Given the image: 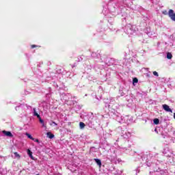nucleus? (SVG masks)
Masks as SVG:
<instances>
[{"instance_id":"423d86ee","label":"nucleus","mask_w":175,"mask_h":175,"mask_svg":"<svg viewBox=\"0 0 175 175\" xmlns=\"http://www.w3.org/2000/svg\"><path fill=\"white\" fill-rule=\"evenodd\" d=\"M33 111H34V114L33 116H35L36 117L40 118V115H39L37 112H36V109L33 108Z\"/></svg>"},{"instance_id":"20e7f679","label":"nucleus","mask_w":175,"mask_h":175,"mask_svg":"<svg viewBox=\"0 0 175 175\" xmlns=\"http://www.w3.org/2000/svg\"><path fill=\"white\" fill-rule=\"evenodd\" d=\"M96 163L99 166V167H102V161L99 159H94Z\"/></svg>"},{"instance_id":"f03ea898","label":"nucleus","mask_w":175,"mask_h":175,"mask_svg":"<svg viewBox=\"0 0 175 175\" xmlns=\"http://www.w3.org/2000/svg\"><path fill=\"white\" fill-rule=\"evenodd\" d=\"M163 109L165 111H169L170 113H172V109H170V107H169V105L164 104L163 105Z\"/></svg>"},{"instance_id":"dca6fc26","label":"nucleus","mask_w":175,"mask_h":175,"mask_svg":"<svg viewBox=\"0 0 175 175\" xmlns=\"http://www.w3.org/2000/svg\"><path fill=\"white\" fill-rule=\"evenodd\" d=\"M153 75H154V76H157V77H158V76H159V75L158 74V72H157V71H154Z\"/></svg>"},{"instance_id":"0eeeda50","label":"nucleus","mask_w":175,"mask_h":175,"mask_svg":"<svg viewBox=\"0 0 175 175\" xmlns=\"http://www.w3.org/2000/svg\"><path fill=\"white\" fill-rule=\"evenodd\" d=\"M26 136H27V137L29 139H30L31 140H35V138H33L32 135H31V134L26 133Z\"/></svg>"},{"instance_id":"39448f33","label":"nucleus","mask_w":175,"mask_h":175,"mask_svg":"<svg viewBox=\"0 0 175 175\" xmlns=\"http://www.w3.org/2000/svg\"><path fill=\"white\" fill-rule=\"evenodd\" d=\"M46 135L49 139H53L54 137V134H52L51 132H48Z\"/></svg>"},{"instance_id":"f8f14e48","label":"nucleus","mask_w":175,"mask_h":175,"mask_svg":"<svg viewBox=\"0 0 175 175\" xmlns=\"http://www.w3.org/2000/svg\"><path fill=\"white\" fill-rule=\"evenodd\" d=\"M29 158H31V159H33V161H36V158L33 157V156L32 155V154H29Z\"/></svg>"},{"instance_id":"9d476101","label":"nucleus","mask_w":175,"mask_h":175,"mask_svg":"<svg viewBox=\"0 0 175 175\" xmlns=\"http://www.w3.org/2000/svg\"><path fill=\"white\" fill-rule=\"evenodd\" d=\"M153 122L155 125H158V124H159V119L158 118L154 119Z\"/></svg>"},{"instance_id":"9b49d317","label":"nucleus","mask_w":175,"mask_h":175,"mask_svg":"<svg viewBox=\"0 0 175 175\" xmlns=\"http://www.w3.org/2000/svg\"><path fill=\"white\" fill-rule=\"evenodd\" d=\"M38 119L40 124H42V126H44V120H43L41 117L38 118Z\"/></svg>"},{"instance_id":"6ab92c4d","label":"nucleus","mask_w":175,"mask_h":175,"mask_svg":"<svg viewBox=\"0 0 175 175\" xmlns=\"http://www.w3.org/2000/svg\"><path fill=\"white\" fill-rule=\"evenodd\" d=\"M53 124H54L55 125H58L57 123H55V122H53Z\"/></svg>"},{"instance_id":"ddd939ff","label":"nucleus","mask_w":175,"mask_h":175,"mask_svg":"<svg viewBox=\"0 0 175 175\" xmlns=\"http://www.w3.org/2000/svg\"><path fill=\"white\" fill-rule=\"evenodd\" d=\"M133 83H139V79H137V78H133Z\"/></svg>"},{"instance_id":"f257e3e1","label":"nucleus","mask_w":175,"mask_h":175,"mask_svg":"<svg viewBox=\"0 0 175 175\" xmlns=\"http://www.w3.org/2000/svg\"><path fill=\"white\" fill-rule=\"evenodd\" d=\"M163 14H165V16L167 15L169 16L170 18H171V20L172 21H175V13H174V10H170L168 11V13H167V11L166 10H164L162 12Z\"/></svg>"},{"instance_id":"1a4fd4ad","label":"nucleus","mask_w":175,"mask_h":175,"mask_svg":"<svg viewBox=\"0 0 175 175\" xmlns=\"http://www.w3.org/2000/svg\"><path fill=\"white\" fill-rule=\"evenodd\" d=\"M79 126H80L81 129H83L85 128V124H84V122H79Z\"/></svg>"},{"instance_id":"a211bd4d","label":"nucleus","mask_w":175,"mask_h":175,"mask_svg":"<svg viewBox=\"0 0 175 175\" xmlns=\"http://www.w3.org/2000/svg\"><path fill=\"white\" fill-rule=\"evenodd\" d=\"M35 142H36V143H39V139H37L35 140Z\"/></svg>"},{"instance_id":"aec40b11","label":"nucleus","mask_w":175,"mask_h":175,"mask_svg":"<svg viewBox=\"0 0 175 175\" xmlns=\"http://www.w3.org/2000/svg\"><path fill=\"white\" fill-rule=\"evenodd\" d=\"M14 154H17V152H14Z\"/></svg>"},{"instance_id":"7ed1b4c3","label":"nucleus","mask_w":175,"mask_h":175,"mask_svg":"<svg viewBox=\"0 0 175 175\" xmlns=\"http://www.w3.org/2000/svg\"><path fill=\"white\" fill-rule=\"evenodd\" d=\"M3 133L8 137H13V134H12V132L10 131H3Z\"/></svg>"},{"instance_id":"4468645a","label":"nucleus","mask_w":175,"mask_h":175,"mask_svg":"<svg viewBox=\"0 0 175 175\" xmlns=\"http://www.w3.org/2000/svg\"><path fill=\"white\" fill-rule=\"evenodd\" d=\"M14 158H16V159H20L21 156L19 154H15Z\"/></svg>"},{"instance_id":"f3484780","label":"nucleus","mask_w":175,"mask_h":175,"mask_svg":"<svg viewBox=\"0 0 175 175\" xmlns=\"http://www.w3.org/2000/svg\"><path fill=\"white\" fill-rule=\"evenodd\" d=\"M27 154H32V152H31V150L29 149L27 150Z\"/></svg>"},{"instance_id":"2eb2a0df","label":"nucleus","mask_w":175,"mask_h":175,"mask_svg":"<svg viewBox=\"0 0 175 175\" xmlns=\"http://www.w3.org/2000/svg\"><path fill=\"white\" fill-rule=\"evenodd\" d=\"M35 47H40V46H37V45H36V44H32V45L31 46V49H35Z\"/></svg>"},{"instance_id":"6e6552de","label":"nucleus","mask_w":175,"mask_h":175,"mask_svg":"<svg viewBox=\"0 0 175 175\" xmlns=\"http://www.w3.org/2000/svg\"><path fill=\"white\" fill-rule=\"evenodd\" d=\"M167 59H172V58H173V55H172L170 53H167Z\"/></svg>"}]
</instances>
